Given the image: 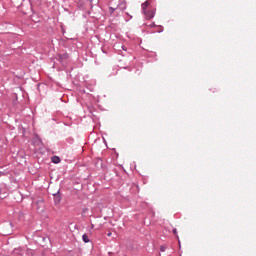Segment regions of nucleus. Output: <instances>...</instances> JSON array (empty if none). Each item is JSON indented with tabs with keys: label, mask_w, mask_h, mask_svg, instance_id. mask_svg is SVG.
Segmentation results:
<instances>
[{
	"label": "nucleus",
	"mask_w": 256,
	"mask_h": 256,
	"mask_svg": "<svg viewBox=\"0 0 256 256\" xmlns=\"http://www.w3.org/2000/svg\"><path fill=\"white\" fill-rule=\"evenodd\" d=\"M27 253H31V250H27Z\"/></svg>",
	"instance_id": "2eb2a0df"
},
{
	"label": "nucleus",
	"mask_w": 256,
	"mask_h": 256,
	"mask_svg": "<svg viewBox=\"0 0 256 256\" xmlns=\"http://www.w3.org/2000/svg\"><path fill=\"white\" fill-rule=\"evenodd\" d=\"M150 3L149 0H147L146 2L142 3L141 7H142V13H144V11H147V7H149Z\"/></svg>",
	"instance_id": "20e7f679"
},
{
	"label": "nucleus",
	"mask_w": 256,
	"mask_h": 256,
	"mask_svg": "<svg viewBox=\"0 0 256 256\" xmlns=\"http://www.w3.org/2000/svg\"><path fill=\"white\" fill-rule=\"evenodd\" d=\"M29 3H30V5H33V3H31V0H29Z\"/></svg>",
	"instance_id": "4468645a"
},
{
	"label": "nucleus",
	"mask_w": 256,
	"mask_h": 256,
	"mask_svg": "<svg viewBox=\"0 0 256 256\" xmlns=\"http://www.w3.org/2000/svg\"><path fill=\"white\" fill-rule=\"evenodd\" d=\"M52 163H61V158L59 156H52L51 158Z\"/></svg>",
	"instance_id": "39448f33"
},
{
	"label": "nucleus",
	"mask_w": 256,
	"mask_h": 256,
	"mask_svg": "<svg viewBox=\"0 0 256 256\" xmlns=\"http://www.w3.org/2000/svg\"><path fill=\"white\" fill-rule=\"evenodd\" d=\"M87 211H89V208H83L82 215H85V213H87Z\"/></svg>",
	"instance_id": "6e6552de"
},
{
	"label": "nucleus",
	"mask_w": 256,
	"mask_h": 256,
	"mask_svg": "<svg viewBox=\"0 0 256 256\" xmlns=\"http://www.w3.org/2000/svg\"><path fill=\"white\" fill-rule=\"evenodd\" d=\"M53 197L55 205H59V203H61V190H58L56 193H54Z\"/></svg>",
	"instance_id": "7ed1b4c3"
},
{
	"label": "nucleus",
	"mask_w": 256,
	"mask_h": 256,
	"mask_svg": "<svg viewBox=\"0 0 256 256\" xmlns=\"http://www.w3.org/2000/svg\"><path fill=\"white\" fill-rule=\"evenodd\" d=\"M82 241H84L85 243H89L91 240H89V236L87 234H83Z\"/></svg>",
	"instance_id": "0eeeda50"
},
{
	"label": "nucleus",
	"mask_w": 256,
	"mask_h": 256,
	"mask_svg": "<svg viewBox=\"0 0 256 256\" xmlns=\"http://www.w3.org/2000/svg\"><path fill=\"white\" fill-rule=\"evenodd\" d=\"M157 25L155 24V22H152L149 24V27H156Z\"/></svg>",
	"instance_id": "9d476101"
},
{
	"label": "nucleus",
	"mask_w": 256,
	"mask_h": 256,
	"mask_svg": "<svg viewBox=\"0 0 256 256\" xmlns=\"http://www.w3.org/2000/svg\"><path fill=\"white\" fill-rule=\"evenodd\" d=\"M155 11V9L146 10L143 12V14L145 15L146 19H153L155 17Z\"/></svg>",
	"instance_id": "f03ea898"
},
{
	"label": "nucleus",
	"mask_w": 256,
	"mask_h": 256,
	"mask_svg": "<svg viewBox=\"0 0 256 256\" xmlns=\"http://www.w3.org/2000/svg\"><path fill=\"white\" fill-rule=\"evenodd\" d=\"M57 59L60 63H66L69 59V53L58 54Z\"/></svg>",
	"instance_id": "f257e3e1"
},
{
	"label": "nucleus",
	"mask_w": 256,
	"mask_h": 256,
	"mask_svg": "<svg viewBox=\"0 0 256 256\" xmlns=\"http://www.w3.org/2000/svg\"><path fill=\"white\" fill-rule=\"evenodd\" d=\"M173 233H174V235H176L177 239H179V236L177 235V229L176 228L173 229Z\"/></svg>",
	"instance_id": "1a4fd4ad"
},
{
	"label": "nucleus",
	"mask_w": 256,
	"mask_h": 256,
	"mask_svg": "<svg viewBox=\"0 0 256 256\" xmlns=\"http://www.w3.org/2000/svg\"><path fill=\"white\" fill-rule=\"evenodd\" d=\"M3 175H5L4 172H0V177H3Z\"/></svg>",
	"instance_id": "f8f14e48"
},
{
	"label": "nucleus",
	"mask_w": 256,
	"mask_h": 256,
	"mask_svg": "<svg viewBox=\"0 0 256 256\" xmlns=\"http://www.w3.org/2000/svg\"><path fill=\"white\" fill-rule=\"evenodd\" d=\"M109 9H110V13H115V8L110 7Z\"/></svg>",
	"instance_id": "9b49d317"
},
{
	"label": "nucleus",
	"mask_w": 256,
	"mask_h": 256,
	"mask_svg": "<svg viewBox=\"0 0 256 256\" xmlns=\"http://www.w3.org/2000/svg\"><path fill=\"white\" fill-rule=\"evenodd\" d=\"M117 9H120V11H125L127 9V4L120 3L117 7Z\"/></svg>",
	"instance_id": "423d86ee"
},
{
	"label": "nucleus",
	"mask_w": 256,
	"mask_h": 256,
	"mask_svg": "<svg viewBox=\"0 0 256 256\" xmlns=\"http://www.w3.org/2000/svg\"><path fill=\"white\" fill-rule=\"evenodd\" d=\"M111 235H112L111 232H109V233L107 234L108 237H111Z\"/></svg>",
	"instance_id": "ddd939ff"
}]
</instances>
